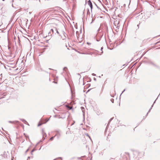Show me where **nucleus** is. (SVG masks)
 Listing matches in <instances>:
<instances>
[{
    "label": "nucleus",
    "instance_id": "nucleus-6",
    "mask_svg": "<svg viewBox=\"0 0 160 160\" xmlns=\"http://www.w3.org/2000/svg\"><path fill=\"white\" fill-rule=\"evenodd\" d=\"M49 120V119H48V118H46L45 119H42V120H43V122H45V123L46 122H47Z\"/></svg>",
    "mask_w": 160,
    "mask_h": 160
},
{
    "label": "nucleus",
    "instance_id": "nucleus-12",
    "mask_svg": "<svg viewBox=\"0 0 160 160\" xmlns=\"http://www.w3.org/2000/svg\"><path fill=\"white\" fill-rule=\"evenodd\" d=\"M54 137H52L50 138L51 140H52L53 139Z\"/></svg>",
    "mask_w": 160,
    "mask_h": 160
},
{
    "label": "nucleus",
    "instance_id": "nucleus-16",
    "mask_svg": "<svg viewBox=\"0 0 160 160\" xmlns=\"http://www.w3.org/2000/svg\"><path fill=\"white\" fill-rule=\"evenodd\" d=\"M139 24H138L137 25V26L138 27V28H139Z\"/></svg>",
    "mask_w": 160,
    "mask_h": 160
},
{
    "label": "nucleus",
    "instance_id": "nucleus-10",
    "mask_svg": "<svg viewBox=\"0 0 160 160\" xmlns=\"http://www.w3.org/2000/svg\"><path fill=\"white\" fill-rule=\"evenodd\" d=\"M103 49V47H102L101 48V50L102 51V52H101V53L102 54L103 53V51H102V49Z\"/></svg>",
    "mask_w": 160,
    "mask_h": 160
},
{
    "label": "nucleus",
    "instance_id": "nucleus-13",
    "mask_svg": "<svg viewBox=\"0 0 160 160\" xmlns=\"http://www.w3.org/2000/svg\"><path fill=\"white\" fill-rule=\"evenodd\" d=\"M68 108H69L70 109H71L72 108V107H69V106H68Z\"/></svg>",
    "mask_w": 160,
    "mask_h": 160
},
{
    "label": "nucleus",
    "instance_id": "nucleus-5",
    "mask_svg": "<svg viewBox=\"0 0 160 160\" xmlns=\"http://www.w3.org/2000/svg\"><path fill=\"white\" fill-rule=\"evenodd\" d=\"M56 117L59 118H64V116H62V115L61 116L60 115L56 116Z\"/></svg>",
    "mask_w": 160,
    "mask_h": 160
},
{
    "label": "nucleus",
    "instance_id": "nucleus-15",
    "mask_svg": "<svg viewBox=\"0 0 160 160\" xmlns=\"http://www.w3.org/2000/svg\"><path fill=\"white\" fill-rule=\"evenodd\" d=\"M91 89H92V88H90L88 90H91Z\"/></svg>",
    "mask_w": 160,
    "mask_h": 160
},
{
    "label": "nucleus",
    "instance_id": "nucleus-4",
    "mask_svg": "<svg viewBox=\"0 0 160 160\" xmlns=\"http://www.w3.org/2000/svg\"><path fill=\"white\" fill-rule=\"evenodd\" d=\"M90 86L89 84H87L86 86L84 87V89H87Z\"/></svg>",
    "mask_w": 160,
    "mask_h": 160
},
{
    "label": "nucleus",
    "instance_id": "nucleus-2",
    "mask_svg": "<svg viewBox=\"0 0 160 160\" xmlns=\"http://www.w3.org/2000/svg\"><path fill=\"white\" fill-rule=\"evenodd\" d=\"M88 4L89 6L90 7V8H91V10L92 9V3L91 1L90 0H89L88 2Z\"/></svg>",
    "mask_w": 160,
    "mask_h": 160
},
{
    "label": "nucleus",
    "instance_id": "nucleus-3",
    "mask_svg": "<svg viewBox=\"0 0 160 160\" xmlns=\"http://www.w3.org/2000/svg\"><path fill=\"white\" fill-rule=\"evenodd\" d=\"M44 123H45V122H43V120H41L39 122L38 126H40Z\"/></svg>",
    "mask_w": 160,
    "mask_h": 160
},
{
    "label": "nucleus",
    "instance_id": "nucleus-17",
    "mask_svg": "<svg viewBox=\"0 0 160 160\" xmlns=\"http://www.w3.org/2000/svg\"><path fill=\"white\" fill-rule=\"evenodd\" d=\"M87 43L88 44H89L90 43L88 42H87Z\"/></svg>",
    "mask_w": 160,
    "mask_h": 160
},
{
    "label": "nucleus",
    "instance_id": "nucleus-1",
    "mask_svg": "<svg viewBox=\"0 0 160 160\" xmlns=\"http://www.w3.org/2000/svg\"><path fill=\"white\" fill-rule=\"evenodd\" d=\"M62 35L61 36V38L63 40H65L66 39L67 37V35L65 34L64 32H63Z\"/></svg>",
    "mask_w": 160,
    "mask_h": 160
},
{
    "label": "nucleus",
    "instance_id": "nucleus-9",
    "mask_svg": "<svg viewBox=\"0 0 160 160\" xmlns=\"http://www.w3.org/2000/svg\"><path fill=\"white\" fill-rule=\"evenodd\" d=\"M63 69L64 71H66V70H67L68 69L66 67H65L63 68Z\"/></svg>",
    "mask_w": 160,
    "mask_h": 160
},
{
    "label": "nucleus",
    "instance_id": "nucleus-14",
    "mask_svg": "<svg viewBox=\"0 0 160 160\" xmlns=\"http://www.w3.org/2000/svg\"><path fill=\"white\" fill-rule=\"evenodd\" d=\"M54 33L55 34H56V31H55V30H54Z\"/></svg>",
    "mask_w": 160,
    "mask_h": 160
},
{
    "label": "nucleus",
    "instance_id": "nucleus-8",
    "mask_svg": "<svg viewBox=\"0 0 160 160\" xmlns=\"http://www.w3.org/2000/svg\"><path fill=\"white\" fill-rule=\"evenodd\" d=\"M54 30L56 31V33L58 34H59V32L58 31V29L56 28H54Z\"/></svg>",
    "mask_w": 160,
    "mask_h": 160
},
{
    "label": "nucleus",
    "instance_id": "nucleus-7",
    "mask_svg": "<svg viewBox=\"0 0 160 160\" xmlns=\"http://www.w3.org/2000/svg\"><path fill=\"white\" fill-rule=\"evenodd\" d=\"M54 29H51L50 30V32H49V33H51V32H52V33H53L54 32Z\"/></svg>",
    "mask_w": 160,
    "mask_h": 160
},
{
    "label": "nucleus",
    "instance_id": "nucleus-11",
    "mask_svg": "<svg viewBox=\"0 0 160 160\" xmlns=\"http://www.w3.org/2000/svg\"><path fill=\"white\" fill-rule=\"evenodd\" d=\"M76 34H77V37H78V34H79L78 32V31H76Z\"/></svg>",
    "mask_w": 160,
    "mask_h": 160
},
{
    "label": "nucleus",
    "instance_id": "nucleus-18",
    "mask_svg": "<svg viewBox=\"0 0 160 160\" xmlns=\"http://www.w3.org/2000/svg\"><path fill=\"white\" fill-rule=\"evenodd\" d=\"M93 75H95L94 73L93 74Z\"/></svg>",
    "mask_w": 160,
    "mask_h": 160
}]
</instances>
